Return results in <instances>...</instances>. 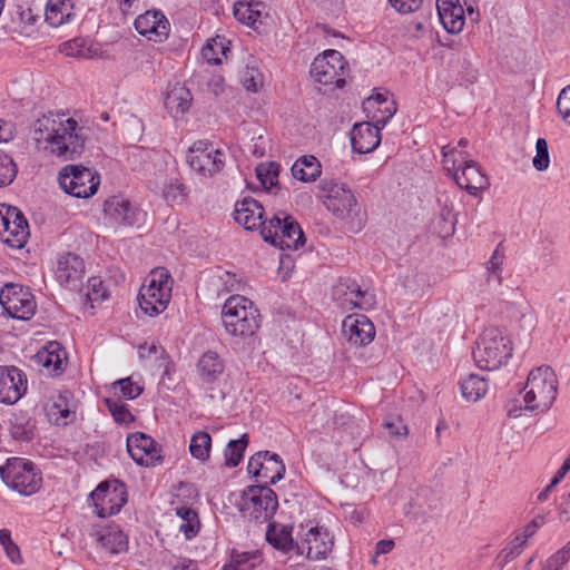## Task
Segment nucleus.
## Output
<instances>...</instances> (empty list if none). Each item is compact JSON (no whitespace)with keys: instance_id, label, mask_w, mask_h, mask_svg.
<instances>
[{"instance_id":"6e6d98bb","label":"nucleus","mask_w":570,"mask_h":570,"mask_svg":"<svg viewBox=\"0 0 570 570\" xmlns=\"http://www.w3.org/2000/svg\"><path fill=\"white\" fill-rule=\"evenodd\" d=\"M570 560V541L552 554L546 562L554 570H560Z\"/></svg>"},{"instance_id":"0e129e2a","label":"nucleus","mask_w":570,"mask_h":570,"mask_svg":"<svg viewBox=\"0 0 570 570\" xmlns=\"http://www.w3.org/2000/svg\"><path fill=\"white\" fill-rule=\"evenodd\" d=\"M558 519L566 523L570 521V490L569 493L562 497L558 503Z\"/></svg>"},{"instance_id":"cd10ccee","label":"nucleus","mask_w":570,"mask_h":570,"mask_svg":"<svg viewBox=\"0 0 570 570\" xmlns=\"http://www.w3.org/2000/svg\"><path fill=\"white\" fill-rule=\"evenodd\" d=\"M263 215V206L252 197H245L235 204L234 218L245 229L250 230L258 226L262 228V224L265 223L262 220Z\"/></svg>"},{"instance_id":"4468645a","label":"nucleus","mask_w":570,"mask_h":570,"mask_svg":"<svg viewBox=\"0 0 570 570\" xmlns=\"http://www.w3.org/2000/svg\"><path fill=\"white\" fill-rule=\"evenodd\" d=\"M187 163L193 170L202 176L209 177L223 169L225 154L220 149L214 148L207 140H198L189 148Z\"/></svg>"},{"instance_id":"e433bc0d","label":"nucleus","mask_w":570,"mask_h":570,"mask_svg":"<svg viewBox=\"0 0 570 570\" xmlns=\"http://www.w3.org/2000/svg\"><path fill=\"white\" fill-rule=\"evenodd\" d=\"M488 381L478 374H470L461 382L462 396L468 401H478L483 397L488 391Z\"/></svg>"},{"instance_id":"412c9836","label":"nucleus","mask_w":570,"mask_h":570,"mask_svg":"<svg viewBox=\"0 0 570 570\" xmlns=\"http://www.w3.org/2000/svg\"><path fill=\"white\" fill-rule=\"evenodd\" d=\"M135 28L149 40L161 42L167 39L170 24L160 10H148L135 19Z\"/></svg>"},{"instance_id":"ddd939ff","label":"nucleus","mask_w":570,"mask_h":570,"mask_svg":"<svg viewBox=\"0 0 570 570\" xmlns=\"http://www.w3.org/2000/svg\"><path fill=\"white\" fill-rule=\"evenodd\" d=\"M345 60L337 50H326L318 55L311 66V75L322 85H335L342 88L345 85Z\"/></svg>"},{"instance_id":"f3484780","label":"nucleus","mask_w":570,"mask_h":570,"mask_svg":"<svg viewBox=\"0 0 570 570\" xmlns=\"http://www.w3.org/2000/svg\"><path fill=\"white\" fill-rule=\"evenodd\" d=\"M127 451L141 466H156L163 462L161 446L149 435L135 432L127 436Z\"/></svg>"},{"instance_id":"a19ab883","label":"nucleus","mask_w":570,"mask_h":570,"mask_svg":"<svg viewBox=\"0 0 570 570\" xmlns=\"http://www.w3.org/2000/svg\"><path fill=\"white\" fill-rule=\"evenodd\" d=\"M247 444H248V434L247 433L243 434L237 440L229 441L224 451L226 465H228L230 468L237 466L244 456V452L247 448Z\"/></svg>"},{"instance_id":"4c0bfd02","label":"nucleus","mask_w":570,"mask_h":570,"mask_svg":"<svg viewBox=\"0 0 570 570\" xmlns=\"http://www.w3.org/2000/svg\"><path fill=\"white\" fill-rule=\"evenodd\" d=\"M285 474V465L276 453H271L267 455L264 465L263 471L261 473V479L265 481L264 485L275 484L279 480L283 479Z\"/></svg>"},{"instance_id":"052dcab7","label":"nucleus","mask_w":570,"mask_h":570,"mask_svg":"<svg viewBox=\"0 0 570 570\" xmlns=\"http://www.w3.org/2000/svg\"><path fill=\"white\" fill-rule=\"evenodd\" d=\"M461 154L458 151L456 147L450 148L449 146H445L442 148L443 154V166L448 171H453V174L456 171V163L459 159L455 158V154Z\"/></svg>"},{"instance_id":"dca6fc26","label":"nucleus","mask_w":570,"mask_h":570,"mask_svg":"<svg viewBox=\"0 0 570 570\" xmlns=\"http://www.w3.org/2000/svg\"><path fill=\"white\" fill-rule=\"evenodd\" d=\"M334 547V537L325 527H311L296 541L295 548L298 554H306L309 560H323Z\"/></svg>"},{"instance_id":"37998d69","label":"nucleus","mask_w":570,"mask_h":570,"mask_svg":"<svg viewBox=\"0 0 570 570\" xmlns=\"http://www.w3.org/2000/svg\"><path fill=\"white\" fill-rule=\"evenodd\" d=\"M279 164L274 161H269L267 164H259L255 169L257 179L261 181L264 188L268 190L277 186V177L279 175Z\"/></svg>"},{"instance_id":"3c124183","label":"nucleus","mask_w":570,"mask_h":570,"mask_svg":"<svg viewBox=\"0 0 570 570\" xmlns=\"http://www.w3.org/2000/svg\"><path fill=\"white\" fill-rule=\"evenodd\" d=\"M114 387L119 389L120 395L127 400H134L142 393V387L130 377L118 380L114 383Z\"/></svg>"},{"instance_id":"09e8293b","label":"nucleus","mask_w":570,"mask_h":570,"mask_svg":"<svg viewBox=\"0 0 570 570\" xmlns=\"http://www.w3.org/2000/svg\"><path fill=\"white\" fill-rule=\"evenodd\" d=\"M17 175V165L13 159L0 154V187L11 184Z\"/></svg>"},{"instance_id":"680f3d73","label":"nucleus","mask_w":570,"mask_h":570,"mask_svg":"<svg viewBox=\"0 0 570 570\" xmlns=\"http://www.w3.org/2000/svg\"><path fill=\"white\" fill-rule=\"evenodd\" d=\"M185 190L186 187L181 183L170 184L164 189V197L168 202H176L178 197H180V199H184V197L186 196Z\"/></svg>"},{"instance_id":"bb28decb","label":"nucleus","mask_w":570,"mask_h":570,"mask_svg":"<svg viewBox=\"0 0 570 570\" xmlns=\"http://www.w3.org/2000/svg\"><path fill=\"white\" fill-rule=\"evenodd\" d=\"M36 362L48 375L58 376L66 367L67 352L58 342H50L36 354Z\"/></svg>"},{"instance_id":"bf43d9fd","label":"nucleus","mask_w":570,"mask_h":570,"mask_svg":"<svg viewBox=\"0 0 570 570\" xmlns=\"http://www.w3.org/2000/svg\"><path fill=\"white\" fill-rule=\"evenodd\" d=\"M504 252L501 247V244L492 253L490 259L485 263L487 271H502V265L504 263Z\"/></svg>"},{"instance_id":"6ab92c4d","label":"nucleus","mask_w":570,"mask_h":570,"mask_svg":"<svg viewBox=\"0 0 570 570\" xmlns=\"http://www.w3.org/2000/svg\"><path fill=\"white\" fill-rule=\"evenodd\" d=\"M27 375L16 366H0V402L17 403L27 392Z\"/></svg>"},{"instance_id":"c03bdc74","label":"nucleus","mask_w":570,"mask_h":570,"mask_svg":"<svg viewBox=\"0 0 570 570\" xmlns=\"http://www.w3.org/2000/svg\"><path fill=\"white\" fill-rule=\"evenodd\" d=\"M525 547V540L521 539V537L514 535V538L498 554V566L501 569L504 568L509 562L518 558Z\"/></svg>"},{"instance_id":"e2e57ef3","label":"nucleus","mask_w":570,"mask_h":570,"mask_svg":"<svg viewBox=\"0 0 570 570\" xmlns=\"http://www.w3.org/2000/svg\"><path fill=\"white\" fill-rule=\"evenodd\" d=\"M383 426L392 436H406L409 433L407 426L400 419L395 421H386L383 423Z\"/></svg>"},{"instance_id":"2eb2a0df","label":"nucleus","mask_w":570,"mask_h":570,"mask_svg":"<svg viewBox=\"0 0 570 570\" xmlns=\"http://www.w3.org/2000/svg\"><path fill=\"white\" fill-rule=\"evenodd\" d=\"M94 511L99 518L114 515L127 502L125 485L118 482H101L91 493Z\"/></svg>"},{"instance_id":"6e6552de","label":"nucleus","mask_w":570,"mask_h":570,"mask_svg":"<svg viewBox=\"0 0 570 570\" xmlns=\"http://www.w3.org/2000/svg\"><path fill=\"white\" fill-rule=\"evenodd\" d=\"M240 512L250 521L264 523L269 521L277 508L276 493L268 485H249L242 495Z\"/></svg>"},{"instance_id":"b1692460","label":"nucleus","mask_w":570,"mask_h":570,"mask_svg":"<svg viewBox=\"0 0 570 570\" xmlns=\"http://www.w3.org/2000/svg\"><path fill=\"white\" fill-rule=\"evenodd\" d=\"M9 224L1 229V240L12 248H22L30 235L29 224L17 207H8Z\"/></svg>"},{"instance_id":"4be33fe9","label":"nucleus","mask_w":570,"mask_h":570,"mask_svg":"<svg viewBox=\"0 0 570 570\" xmlns=\"http://www.w3.org/2000/svg\"><path fill=\"white\" fill-rule=\"evenodd\" d=\"M104 213L115 224L125 227L136 225L142 215V213L132 206L128 199L121 196H111L106 199L104 204Z\"/></svg>"},{"instance_id":"f257e3e1","label":"nucleus","mask_w":570,"mask_h":570,"mask_svg":"<svg viewBox=\"0 0 570 570\" xmlns=\"http://www.w3.org/2000/svg\"><path fill=\"white\" fill-rule=\"evenodd\" d=\"M33 139L39 148L65 160L79 157L86 142L85 128L73 118L42 116L33 124Z\"/></svg>"},{"instance_id":"a878e982","label":"nucleus","mask_w":570,"mask_h":570,"mask_svg":"<svg viewBox=\"0 0 570 570\" xmlns=\"http://www.w3.org/2000/svg\"><path fill=\"white\" fill-rule=\"evenodd\" d=\"M460 158L464 164L461 174L455 171L452 176L459 187L465 189L470 195L476 196L481 189L485 188L487 178L476 163L466 160L463 154H460Z\"/></svg>"},{"instance_id":"58836bf2","label":"nucleus","mask_w":570,"mask_h":570,"mask_svg":"<svg viewBox=\"0 0 570 570\" xmlns=\"http://www.w3.org/2000/svg\"><path fill=\"white\" fill-rule=\"evenodd\" d=\"M60 52L75 58L89 59L96 55V50L88 46L83 38H75L60 45Z\"/></svg>"},{"instance_id":"aec40b11","label":"nucleus","mask_w":570,"mask_h":570,"mask_svg":"<svg viewBox=\"0 0 570 570\" xmlns=\"http://www.w3.org/2000/svg\"><path fill=\"white\" fill-rule=\"evenodd\" d=\"M55 274L61 285L77 289L85 275V262L76 253H62L58 256Z\"/></svg>"},{"instance_id":"13d9d810","label":"nucleus","mask_w":570,"mask_h":570,"mask_svg":"<svg viewBox=\"0 0 570 570\" xmlns=\"http://www.w3.org/2000/svg\"><path fill=\"white\" fill-rule=\"evenodd\" d=\"M389 2L400 13H410L419 10L423 0H389Z\"/></svg>"},{"instance_id":"2f4dec72","label":"nucleus","mask_w":570,"mask_h":570,"mask_svg":"<svg viewBox=\"0 0 570 570\" xmlns=\"http://www.w3.org/2000/svg\"><path fill=\"white\" fill-rule=\"evenodd\" d=\"M295 179L304 183L315 181L322 174V166L315 156L307 155L299 157L291 168Z\"/></svg>"},{"instance_id":"49530a36","label":"nucleus","mask_w":570,"mask_h":570,"mask_svg":"<svg viewBox=\"0 0 570 570\" xmlns=\"http://www.w3.org/2000/svg\"><path fill=\"white\" fill-rule=\"evenodd\" d=\"M261 3H243L238 2L235 4L234 14L236 19L247 26H255L257 19L261 17V12L256 9Z\"/></svg>"},{"instance_id":"de8ad7c7","label":"nucleus","mask_w":570,"mask_h":570,"mask_svg":"<svg viewBox=\"0 0 570 570\" xmlns=\"http://www.w3.org/2000/svg\"><path fill=\"white\" fill-rule=\"evenodd\" d=\"M105 403L117 423L128 424L134 421L135 417L130 413L127 404L122 403L120 400L106 399Z\"/></svg>"},{"instance_id":"7c9ffc66","label":"nucleus","mask_w":570,"mask_h":570,"mask_svg":"<svg viewBox=\"0 0 570 570\" xmlns=\"http://www.w3.org/2000/svg\"><path fill=\"white\" fill-rule=\"evenodd\" d=\"M73 12V3L71 0H49L46 6V21L52 27H59L70 22Z\"/></svg>"},{"instance_id":"f03ea898","label":"nucleus","mask_w":570,"mask_h":570,"mask_svg":"<svg viewBox=\"0 0 570 570\" xmlns=\"http://www.w3.org/2000/svg\"><path fill=\"white\" fill-rule=\"evenodd\" d=\"M223 325L230 336L246 340L261 326V315L253 302L245 296L235 295L226 299L222 308Z\"/></svg>"},{"instance_id":"393cba45","label":"nucleus","mask_w":570,"mask_h":570,"mask_svg":"<svg viewBox=\"0 0 570 570\" xmlns=\"http://www.w3.org/2000/svg\"><path fill=\"white\" fill-rule=\"evenodd\" d=\"M343 333L350 343L363 346L370 344L375 336L373 323L364 315L347 316L343 321Z\"/></svg>"},{"instance_id":"473e14b6","label":"nucleus","mask_w":570,"mask_h":570,"mask_svg":"<svg viewBox=\"0 0 570 570\" xmlns=\"http://www.w3.org/2000/svg\"><path fill=\"white\" fill-rule=\"evenodd\" d=\"M266 540L274 548L284 552L296 551V541L292 538V530L286 525L269 523L266 530Z\"/></svg>"},{"instance_id":"4d7b16f0","label":"nucleus","mask_w":570,"mask_h":570,"mask_svg":"<svg viewBox=\"0 0 570 570\" xmlns=\"http://www.w3.org/2000/svg\"><path fill=\"white\" fill-rule=\"evenodd\" d=\"M267 455H269V451H261L250 456L247 465L248 473L259 478Z\"/></svg>"},{"instance_id":"c756f323","label":"nucleus","mask_w":570,"mask_h":570,"mask_svg":"<svg viewBox=\"0 0 570 570\" xmlns=\"http://www.w3.org/2000/svg\"><path fill=\"white\" fill-rule=\"evenodd\" d=\"M197 374L203 383L217 382L225 371V362L215 351H206L196 364Z\"/></svg>"},{"instance_id":"5fc2aeb1","label":"nucleus","mask_w":570,"mask_h":570,"mask_svg":"<svg viewBox=\"0 0 570 570\" xmlns=\"http://www.w3.org/2000/svg\"><path fill=\"white\" fill-rule=\"evenodd\" d=\"M242 83L246 90L257 92L263 85V77L255 69H246L242 75Z\"/></svg>"},{"instance_id":"5701e85b","label":"nucleus","mask_w":570,"mask_h":570,"mask_svg":"<svg viewBox=\"0 0 570 570\" xmlns=\"http://www.w3.org/2000/svg\"><path fill=\"white\" fill-rule=\"evenodd\" d=\"M89 535L110 553L118 554L128 550V537L118 524L92 525Z\"/></svg>"},{"instance_id":"603ef678","label":"nucleus","mask_w":570,"mask_h":570,"mask_svg":"<svg viewBox=\"0 0 570 570\" xmlns=\"http://www.w3.org/2000/svg\"><path fill=\"white\" fill-rule=\"evenodd\" d=\"M376 106H377V111L381 114V115H377L379 117H383L386 115V112H385L386 107L393 106L396 109L394 101H389L384 95L376 94L375 96H372L366 99V101L364 102V110L368 111L371 109H374Z\"/></svg>"},{"instance_id":"0eeeda50","label":"nucleus","mask_w":570,"mask_h":570,"mask_svg":"<svg viewBox=\"0 0 570 570\" xmlns=\"http://www.w3.org/2000/svg\"><path fill=\"white\" fill-rule=\"evenodd\" d=\"M0 476L6 485L22 495L36 493L42 483L41 474L32 462L21 458H10L0 465Z\"/></svg>"},{"instance_id":"ea45409f","label":"nucleus","mask_w":570,"mask_h":570,"mask_svg":"<svg viewBox=\"0 0 570 570\" xmlns=\"http://www.w3.org/2000/svg\"><path fill=\"white\" fill-rule=\"evenodd\" d=\"M177 515L183 520L179 530L185 534L186 539L194 538L199 531V519L197 512L188 507L177 508Z\"/></svg>"},{"instance_id":"a211bd4d","label":"nucleus","mask_w":570,"mask_h":570,"mask_svg":"<svg viewBox=\"0 0 570 570\" xmlns=\"http://www.w3.org/2000/svg\"><path fill=\"white\" fill-rule=\"evenodd\" d=\"M333 298L338 304L347 309L361 308L370 309L375 304L373 294L362 291L361 286L350 277L340 278L337 284L333 287Z\"/></svg>"},{"instance_id":"774afa93","label":"nucleus","mask_w":570,"mask_h":570,"mask_svg":"<svg viewBox=\"0 0 570 570\" xmlns=\"http://www.w3.org/2000/svg\"><path fill=\"white\" fill-rule=\"evenodd\" d=\"M485 282L491 288L500 287L502 284V271H487Z\"/></svg>"},{"instance_id":"69168bd1","label":"nucleus","mask_w":570,"mask_h":570,"mask_svg":"<svg viewBox=\"0 0 570 570\" xmlns=\"http://www.w3.org/2000/svg\"><path fill=\"white\" fill-rule=\"evenodd\" d=\"M89 283H90L91 289H90V292H88V297L91 301L104 299L106 292L102 287V282L99 281L98 278H90Z\"/></svg>"},{"instance_id":"a18cd8bd","label":"nucleus","mask_w":570,"mask_h":570,"mask_svg":"<svg viewBox=\"0 0 570 570\" xmlns=\"http://www.w3.org/2000/svg\"><path fill=\"white\" fill-rule=\"evenodd\" d=\"M227 48L224 46L223 40L212 39L206 42L202 49L203 58L210 65H219L222 56L226 55Z\"/></svg>"},{"instance_id":"39448f33","label":"nucleus","mask_w":570,"mask_h":570,"mask_svg":"<svg viewBox=\"0 0 570 570\" xmlns=\"http://www.w3.org/2000/svg\"><path fill=\"white\" fill-rule=\"evenodd\" d=\"M261 235L265 242L281 249H298L305 244L299 224L284 212L265 220L262 224Z\"/></svg>"},{"instance_id":"7ed1b4c3","label":"nucleus","mask_w":570,"mask_h":570,"mask_svg":"<svg viewBox=\"0 0 570 570\" xmlns=\"http://www.w3.org/2000/svg\"><path fill=\"white\" fill-rule=\"evenodd\" d=\"M512 351V341L504 331L490 326L480 335L473 350V358L480 368L493 371L508 363Z\"/></svg>"},{"instance_id":"9d476101","label":"nucleus","mask_w":570,"mask_h":570,"mask_svg":"<svg viewBox=\"0 0 570 570\" xmlns=\"http://www.w3.org/2000/svg\"><path fill=\"white\" fill-rule=\"evenodd\" d=\"M59 185L70 196L88 198L95 195L100 185L97 171L78 165H68L59 173Z\"/></svg>"},{"instance_id":"423d86ee","label":"nucleus","mask_w":570,"mask_h":570,"mask_svg":"<svg viewBox=\"0 0 570 570\" xmlns=\"http://www.w3.org/2000/svg\"><path fill=\"white\" fill-rule=\"evenodd\" d=\"M171 283L167 269L157 268L151 272L149 283L138 294V304L145 314L156 316L167 308L171 297Z\"/></svg>"},{"instance_id":"f8f14e48","label":"nucleus","mask_w":570,"mask_h":570,"mask_svg":"<svg viewBox=\"0 0 570 570\" xmlns=\"http://www.w3.org/2000/svg\"><path fill=\"white\" fill-rule=\"evenodd\" d=\"M385 112L386 115L383 117L373 115L372 119L375 122L374 125L371 122H361L353 126L351 130V145L355 153L367 154L373 151L380 145V130L393 117L396 109L393 106L386 107Z\"/></svg>"},{"instance_id":"338daca9","label":"nucleus","mask_w":570,"mask_h":570,"mask_svg":"<svg viewBox=\"0 0 570 570\" xmlns=\"http://www.w3.org/2000/svg\"><path fill=\"white\" fill-rule=\"evenodd\" d=\"M148 353L151 354H158L160 353V358H161V362L159 363V367H164L163 370V376H168L169 375V368H170V363L166 360V352L164 348L161 347H158L156 346L155 344H151L148 348Z\"/></svg>"},{"instance_id":"864d4df0","label":"nucleus","mask_w":570,"mask_h":570,"mask_svg":"<svg viewBox=\"0 0 570 570\" xmlns=\"http://www.w3.org/2000/svg\"><path fill=\"white\" fill-rule=\"evenodd\" d=\"M557 109L562 120L570 126V86L563 88L559 94Z\"/></svg>"},{"instance_id":"79ce46f5","label":"nucleus","mask_w":570,"mask_h":570,"mask_svg":"<svg viewBox=\"0 0 570 570\" xmlns=\"http://www.w3.org/2000/svg\"><path fill=\"white\" fill-rule=\"evenodd\" d=\"M210 448L212 438L207 432L199 431L193 435L189 451L195 459L206 461L209 458Z\"/></svg>"},{"instance_id":"8fccbe9b","label":"nucleus","mask_w":570,"mask_h":570,"mask_svg":"<svg viewBox=\"0 0 570 570\" xmlns=\"http://www.w3.org/2000/svg\"><path fill=\"white\" fill-rule=\"evenodd\" d=\"M537 154L533 158V167L539 170H546L550 164L548 142L544 138H539L535 142Z\"/></svg>"},{"instance_id":"9b49d317","label":"nucleus","mask_w":570,"mask_h":570,"mask_svg":"<svg viewBox=\"0 0 570 570\" xmlns=\"http://www.w3.org/2000/svg\"><path fill=\"white\" fill-rule=\"evenodd\" d=\"M0 304L11 318L29 321L37 311L33 294L19 284H6L0 291Z\"/></svg>"},{"instance_id":"c9c22d12","label":"nucleus","mask_w":570,"mask_h":570,"mask_svg":"<svg viewBox=\"0 0 570 570\" xmlns=\"http://www.w3.org/2000/svg\"><path fill=\"white\" fill-rule=\"evenodd\" d=\"M35 423L22 411L13 413L10 419V431L18 441H30L33 438Z\"/></svg>"},{"instance_id":"c85d7f7f","label":"nucleus","mask_w":570,"mask_h":570,"mask_svg":"<svg viewBox=\"0 0 570 570\" xmlns=\"http://www.w3.org/2000/svg\"><path fill=\"white\" fill-rule=\"evenodd\" d=\"M439 19L451 33L460 32L465 23L464 9L458 0H436Z\"/></svg>"},{"instance_id":"72a5a7b5","label":"nucleus","mask_w":570,"mask_h":570,"mask_svg":"<svg viewBox=\"0 0 570 570\" xmlns=\"http://www.w3.org/2000/svg\"><path fill=\"white\" fill-rule=\"evenodd\" d=\"M193 96L185 86L176 83L167 92L165 105L169 110H175L176 114L186 112L191 104Z\"/></svg>"},{"instance_id":"f704fd0d","label":"nucleus","mask_w":570,"mask_h":570,"mask_svg":"<svg viewBox=\"0 0 570 570\" xmlns=\"http://www.w3.org/2000/svg\"><path fill=\"white\" fill-rule=\"evenodd\" d=\"M262 562L258 551H237L233 550L230 560L223 567V570H253Z\"/></svg>"},{"instance_id":"1a4fd4ad","label":"nucleus","mask_w":570,"mask_h":570,"mask_svg":"<svg viewBox=\"0 0 570 570\" xmlns=\"http://www.w3.org/2000/svg\"><path fill=\"white\" fill-rule=\"evenodd\" d=\"M320 194L325 207L340 219H352L358 216V206L355 196L344 184L336 180H323Z\"/></svg>"},{"instance_id":"20e7f679","label":"nucleus","mask_w":570,"mask_h":570,"mask_svg":"<svg viewBox=\"0 0 570 570\" xmlns=\"http://www.w3.org/2000/svg\"><path fill=\"white\" fill-rule=\"evenodd\" d=\"M558 380L554 371L547 365L529 373L524 386V409L529 411H548L557 399Z\"/></svg>"}]
</instances>
